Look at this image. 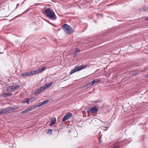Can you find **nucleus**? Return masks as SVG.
Returning <instances> with one entry per match:
<instances>
[{
    "label": "nucleus",
    "instance_id": "1",
    "mask_svg": "<svg viewBox=\"0 0 148 148\" xmlns=\"http://www.w3.org/2000/svg\"><path fill=\"white\" fill-rule=\"evenodd\" d=\"M46 15L48 18L52 20H55L56 19L57 17L55 15L54 12L51 9L49 8L45 9Z\"/></svg>",
    "mask_w": 148,
    "mask_h": 148
},
{
    "label": "nucleus",
    "instance_id": "2",
    "mask_svg": "<svg viewBox=\"0 0 148 148\" xmlns=\"http://www.w3.org/2000/svg\"><path fill=\"white\" fill-rule=\"evenodd\" d=\"M62 28L64 32L66 34H70L73 32L72 28L67 24H64L62 26Z\"/></svg>",
    "mask_w": 148,
    "mask_h": 148
},
{
    "label": "nucleus",
    "instance_id": "3",
    "mask_svg": "<svg viewBox=\"0 0 148 148\" xmlns=\"http://www.w3.org/2000/svg\"><path fill=\"white\" fill-rule=\"evenodd\" d=\"M19 86L18 85L9 86L7 88V90L10 92H12L17 90L19 88Z\"/></svg>",
    "mask_w": 148,
    "mask_h": 148
},
{
    "label": "nucleus",
    "instance_id": "4",
    "mask_svg": "<svg viewBox=\"0 0 148 148\" xmlns=\"http://www.w3.org/2000/svg\"><path fill=\"white\" fill-rule=\"evenodd\" d=\"M45 68V67H44L42 69H38L35 70L30 71L31 75L36 74L38 73L42 72L44 70V68Z\"/></svg>",
    "mask_w": 148,
    "mask_h": 148
},
{
    "label": "nucleus",
    "instance_id": "5",
    "mask_svg": "<svg viewBox=\"0 0 148 148\" xmlns=\"http://www.w3.org/2000/svg\"><path fill=\"white\" fill-rule=\"evenodd\" d=\"M72 116V114L70 113L67 114L63 118L62 121H64L68 119H70Z\"/></svg>",
    "mask_w": 148,
    "mask_h": 148
},
{
    "label": "nucleus",
    "instance_id": "6",
    "mask_svg": "<svg viewBox=\"0 0 148 148\" xmlns=\"http://www.w3.org/2000/svg\"><path fill=\"white\" fill-rule=\"evenodd\" d=\"M89 110L92 113H95L98 111V108L97 106H95L90 109Z\"/></svg>",
    "mask_w": 148,
    "mask_h": 148
},
{
    "label": "nucleus",
    "instance_id": "7",
    "mask_svg": "<svg viewBox=\"0 0 148 148\" xmlns=\"http://www.w3.org/2000/svg\"><path fill=\"white\" fill-rule=\"evenodd\" d=\"M31 75V71L23 73L21 75V77L28 76Z\"/></svg>",
    "mask_w": 148,
    "mask_h": 148
},
{
    "label": "nucleus",
    "instance_id": "8",
    "mask_svg": "<svg viewBox=\"0 0 148 148\" xmlns=\"http://www.w3.org/2000/svg\"><path fill=\"white\" fill-rule=\"evenodd\" d=\"M56 122V119L55 118H52L50 123V126H51L53 125Z\"/></svg>",
    "mask_w": 148,
    "mask_h": 148
},
{
    "label": "nucleus",
    "instance_id": "9",
    "mask_svg": "<svg viewBox=\"0 0 148 148\" xmlns=\"http://www.w3.org/2000/svg\"><path fill=\"white\" fill-rule=\"evenodd\" d=\"M85 67H86V66L85 65L84 66L81 65L80 66H78L77 67H75V68H76V70L77 71L81 70H82Z\"/></svg>",
    "mask_w": 148,
    "mask_h": 148
},
{
    "label": "nucleus",
    "instance_id": "10",
    "mask_svg": "<svg viewBox=\"0 0 148 148\" xmlns=\"http://www.w3.org/2000/svg\"><path fill=\"white\" fill-rule=\"evenodd\" d=\"M101 81V80L98 79H94L92 82V84L93 86L94 84L96 82H99Z\"/></svg>",
    "mask_w": 148,
    "mask_h": 148
},
{
    "label": "nucleus",
    "instance_id": "11",
    "mask_svg": "<svg viewBox=\"0 0 148 148\" xmlns=\"http://www.w3.org/2000/svg\"><path fill=\"white\" fill-rule=\"evenodd\" d=\"M32 110V109H31L30 108H28L27 109L25 110H24L22 111L21 112V113L22 114H23L26 113V112H27L30 111V110Z\"/></svg>",
    "mask_w": 148,
    "mask_h": 148
},
{
    "label": "nucleus",
    "instance_id": "12",
    "mask_svg": "<svg viewBox=\"0 0 148 148\" xmlns=\"http://www.w3.org/2000/svg\"><path fill=\"white\" fill-rule=\"evenodd\" d=\"M7 110V112H8L11 111L12 110H14L15 109V108L14 107H8L6 108Z\"/></svg>",
    "mask_w": 148,
    "mask_h": 148
},
{
    "label": "nucleus",
    "instance_id": "13",
    "mask_svg": "<svg viewBox=\"0 0 148 148\" xmlns=\"http://www.w3.org/2000/svg\"><path fill=\"white\" fill-rule=\"evenodd\" d=\"M0 112H1V114L8 112H7V110L6 108L2 109L1 110H0Z\"/></svg>",
    "mask_w": 148,
    "mask_h": 148
},
{
    "label": "nucleus",
    "instance_id": "14",
    "mask_svg": "<svg viewBox=\"0 0 148 148\" xmlns=\"http://www.w3.org/2000/svg\"><path fill=\"white\" fill-rule=\"evenodd\" d=\"M53 82H51L49 84H45V86H46V88H47L50 87L53 84Z\"/></svg>",
    "mask_w": 148,
    "mask_h": 148
},
{
    "label": "nucleus",
    "instance_id": "15",
    "mask_svg": "<svg viewBox=\"0 0 148 148\" xmlns=\"http://www.w3.org/2000/svg\"><path fill=\"white\" fill-rule=\"evenodd\" d=\"M41 92V90L39 88L37 90H36L35 92H34V95H36L40 93Z\"/></svg>",
    "mask_w": 148,
    "mask_h": 148
},
{
    "label": "nucleus",
    "instance_id": "16",
    "mask_svg": "<svg viewBox=\"0 0 148 148\" xmlns=\"http://www.w3.org/2000/svg\"><path fill=\"white\" fill-rule=\"evenodd\" d=\"M81 51V50L79 49H78V48H77L76 49V50L75 52V53L76 55L77 54V53H79Z\"/></svg>",
    "mask_w": 148,
    "mask_h": 148
},
{
    "label": "nucleus",
    "instance_id": "17",
    "mask_svg": "<svg viewBox=\"0 0 148 148\" xmlns=\"http://www.w3.org/2000/svg\"><path fill=\"white\" fill-rule=\"evenodd\" d=\"M77 71L76 70V68L75 67L74 69H73V70L71 71L70 73V74H72Z\"/></svg>",
    "mask_w": 148,
    "mask_h": 148
},
{
    "label": "nucleus",
    "instance_id": "18",
    "mask_svg": "<svg viewBox=\"0 0 148 148\" xmlns=\"http://www.w3.org/2000/svg\"><path fill=\"white\" fill-rule=\"evenodd\" d=\"M46 86H44L41 87L40 88V90H41V92L43 91L45 89H46Z\"/></svg>",
    "mask_w": 148,
    "mask_h": 148
},
{
    "label": "nucleus",
    "instance_id": "19",
    "mask_svg": "<svg viewBox=\"0 0 148 148\" xmlns=\"http://www.w3.org/2000/svg\"><path fill=\"white\" fill-rule=\"evenodd\" d=\"M44 105L43 103L42 102L39 103L37 104V107L39 108Z\"/></svg>",
    "mask_w": 148,
    "mask_h": 148
},
{
    "label": "nucleus",
    "instance_id": "20",
    "mask_svg": "<svg viewBox=\"0 0 148 148\" xmlns=\"http://www.w3.org/2000/svg\"><path fill=\"white\" fill-rule=\"evenodd\" d=\"M92 86V83H91V82H90L88 83L87 84H86V86L88 87H89L91 86Z\"/></svg>",
    "mask_w": 148,
    "mask_h": 148
},
{
    "label": "nucleus",
    "instance_id": "21",
    "mask_svg": "<svg viewBox=\"0 0 148 148\" xmlns=\"http://www.w3.org/2000/svg\"><path fill=\"white\" fill-rule=\"evenodd\" d=\"M49 101V100L48 99V100H45L42 101V102L44 104H46V103H48Z\"/></svg>",
    "mask_w": 148,
    "mask_h": 148
},
{
    "label": "nucleus",
    "instance_id": "22",
    "mask_svg": "<svg viewBox=\"0 0 148 148\" xmlns=\"http://www.w3.org/2000/svg\"><path fill=\"white\" fill-rule=\"evenodd\" d=\"M6 95V93H5L4 94H1V95H0V96L1 97H7Z\"/></svg>",
    "mask_w": 148,
    "mask_h": 148
},
{
    "label": "nucleus",
    "instance_id": "23",
    "mask_svg": "<svg viewBox=\"0 0 148 148\" xmlns=\"http://www.w3.org/2000/svg\"><path fill=\"white\" fill-rule=\"evenodd\" d=\"M52 130L51 129H49V130H48V132H47V133H49L50 134H51L52 133Z\"/></svg>",
    "mask_w": 148,
    "mask_h": 148
},
{
    "label": "nucleus",
    "instance_id": "24",
    "mask_svg": "<svg viewBox=\"0 0 148 148\" xmlns=\"http://www.w3.org/2000/svg\"><path fill=\"white\" fill-rule=\"evenodd\" d=\"M12 95V93H6V96L9 97L11 96Z\"/></svg>",
    "mask_w": 148,
    "mask_h": 148
},
{
    "label": "nucleus",
    "instance_id": "25",
    "mask_svg": "<svg viewBox=\"0 0 148 148\" xmlns=\"http://www.w3.org/2000/svg\"><path fill=\"white\" fill-rule=\"evenodd\" d=\"M143 9L144 10H148V7H144L143 8Z\"/></svg>",
    "mask_w": 148,
    "mask_h": 148
},
{
    "label": "nucleus",
    "instance_id": "26",
    "mask_svg": "<svg viewBox=\"0 0 148 148\" xmlns=\"http://www.w3.org/2000/svg\"><path fill=\"white\" fill-rule=\"evenodd\" d=\"M30 101H32V99H28L26 101L28 103V104L29 103Z\"/></svg>",
    "mask_w": 148,
    "mask_h": 148
},
{
    "label": "nucleus",
    "instance_id": "27",
    "mask_svg": "<svg viewBox=\"0 0 148 148\" xmlns=\"http://www.w3.org/2000/svg\"><path fill=\"white\" fill-rule=\"evenodd\" d=\"M145 20H148V17H147V18H145Z\"/></svg>",
    "mask_w": 148,
    "mask_h": 148
},
{
    "label": "nucleus",
    "instance_id": "28",
    "mask_svg": "<svg viewBox=\"0 0 148 148\" xmlns=\"http://www.w3.org/2000/svg\"><path fill=\"white\" fill-rule=\"evenodd\" d=\"M145 77H146V78H148V74L147 75H146V76H145Z\"/></svg>",
    "mask_w": 148,
    "mask_h": 148
},
{
    "label": "nucleus",
    "instance_id": "29",
    "mask_svg": "<svg viewBox=\"0 0 148 148\" xmlns=\"http://www.w3.org/2000/svg\"><path fill=\"white\" fill-rule=\"evenodd\" d=\"M23 103H25L27 102V101H23Z\"/></svg>",
    "mask_w": 148,
    "mask_h": 148
},
{
    "label": "nucleus",
    "instance_id": "30",
    "mask_svg": "<svg viewBox=\"0 0 148 148\" xmlns=\"http://www.w3.org/2000/svg\"><path fill=\"white\" fill-rule=\"evenodd\" d=\"M19 5V4H17V7Z\"/></svg>",
    "mask_w": 148,
    "mask_h": 148
}]
</instances>
